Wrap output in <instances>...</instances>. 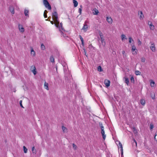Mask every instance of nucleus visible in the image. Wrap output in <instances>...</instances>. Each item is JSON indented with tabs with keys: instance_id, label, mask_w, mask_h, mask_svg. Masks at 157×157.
I'll return each mask as SVG.
<instances>
[{
	"instance_id": "obj_48",
	"label": "nucleus",
	"mask_w": 157,
	"mask_h": 157,
	"mask_svg": "<svg viewBox=\"0 0 157 157\" xmlns=\"http://www.w3.org/2000/svg\"><path fill=\"white\" fill-rule=\"evenodd\" d=\"M63 33L62 32V33H61V35L62 36H63L64 37H65V36L64 35H63Z\"/></svg>"
},
{
	"instance_id": "obj_44",
	"label": "nucleus",
	"mask_w": 157,
	"mask_h": 157,
	"mask_svg": "<svg viewBox=\"0 0 157 157\" xmlns=\"http://www.w3.org/2000/svg\"><path fill=\"white\" fill-rule=\"evenodd\" d=\"M82 42V44L83 46H84V41H83Z\"/></svg>"
},
{
	"instance_id": "obj_51",
	"label": "nucleus",
	"mask_w": 157,
	"mask_h": 157,
	"mask_svg": "<svg viewBox=\"0 0 157 157\" xmlns=\"http://www.w3.org/2000/svg\"><path fill=\"white\" fill-rule=\"evenodd\" d=\"M124 51H123V52H122V53H124Z\"/></svg>"
},
{
	"instance_id": "obj_24",
	"label": "nucleus",
	"mask_w": 157,
	"mask_h": 157,
	"mask_svg": "<svg viewBox=\"0 0 157 157\" xmlns=\"http://www.w3.org/2000/svg\"><path fill=\"white\" fill-rule=\"evenodd\" d=\"M73 3L75 7H76L78 5V2L75 0H73Z\"/></svg>"
},
{
	"instance_id": "obj_50",
	"label": "nucleus",
	"mask_w": 157,
	"mask_h": 157,
	"mask_svg": "<svg viewBox=\"0 0 157 157\" xmlns=\"http://www.w3.org/2000/svg\"><path fill=\"white\" fill-rule=\"evenodd\" d=\"M50 22H51V23L52 24H53V21H50Z\"/></svg>"
},
{
	"instance_id": "obj_18",
	"label": "nucleus",
	"mask_w": 157,
	"mask_h": 157,
	"mask_svg": "<svg viewBox=\"0 0 157 157\" xmlns=\"http://www.w3.org/2000/svg\"><path fill=\"white\" fill-rule=\"evenodd\" d=\"M99 12L98 10L96 9H94L93 11V13L94 15H97L98 13Z\"/></svg>"
},
{
	"instance_id": "obj_41",
	"label": "nucleus",
	"mask_w": 157,
	"mask_h": 157,
	"mask_svg": "<svg viewBox=\"0 0 157 157\" xmlns=\"http://www.w3.org/2000/svg\"><path fill=\"white\" fill-rule=\"evenodd\" d=\"M22 100L20 101V105L22 108H24V107H23V106L22 105Z\"/></svg>"
},
{
	"instance_id": "obj_10",
	"label": "nucleus",
	"mask_w": 157,
	"mask_h": 157,
	"mask_svg": "<svg viewBox=\"0 0 157 157\" xmlns=\"http://www.w3.org/2000/svg\"><path fill=\"white\" fill-rule=\"evenodd\" d=\"M18 28L19 31L21 33H23L24 32L25 30L23 26L21 25H19Z\"/></svg>"
},
{
	"instance_id": "obj_38",
	"label": "nucleus",
	"mask_w": 157,
	"mask_h": 157,
	"mask_svg": "<svg viewBox=\"0 0 157 157\" xmlns=\"http://www.w3.org/2000/svg\"><path fill=\"white\" fill-rule=\"evenodd\" d=\"M72 145L73 148L75 150H76L77 148V146L74 144H73Z\"/></svg>"
},
{
	"instance_id": "obj_4",
	"label": "nucleus",
	"mask_w": 157,
	"mask_h": 157,
	"mask_svg": "<svg viewBox=\"0 0 157 157\" xmlns=\"http://www.w3.org/2000/svg\"><path fill=\"white\" fill-rule=\"evenodd\" d=\"M99 125L101 129V134L103 139L105 140L106 138V135L105 134L104 127L102 126V123H99Z\"/></svg>"
},
{
	"instance_id": "obj_42",
	"label": "nucleus",
	"mask_w": 157,
	"mask_h": 157,
	"mask_svg": "<svg viewBox=\"0 0 157 157\" xmlns=\"http://www.w3.org/2000/svg\"><path fill=\"white\" fill-rule=\"evenodd\" d=\"M154 138L155 140L157 141V133L155 134V135Z\"/></svg>"
},
{
	"instance_id": "obj_14",
	"label": "nucleus",
	"mask_w": 157,
	"mask_h": 157,
	"mask_svg": "<svg viewBox=\"0 0 157 157\" xmlns=\"http://www.w3.org/2000/svg\"><path fill=\"white\" fill-rule=\"evenodd\" d=\"M150 85L151 87H154L155 86V82L153 80H150Z\"/></svg>"
},
{
	"instance_id": "obj_32",
	"label": "nucleus",
	"mask_w": 157,
	"mask_h": 157,
	"mask_svg": "<svg viewBox=\"0 0 157 157\" xmlns=\"http://www.w3.org/2000/svg\"><path fill=\"white\" fill-rule=\"evenodd\" d=\"M50 60H51V62H52V63L54 62H55L54 58L52 56H51V57Z\"/></svg>"
},
{
	"instance_id": "obj_23",
	"label": "nucleus",
	"mask_w": 157,
	"mask_h": 157,
	"mask_svg": "<svg viewBox=\"0 0 157 157\" xmlns=\"http://www.w3.org/2000/svg\"><path fill=\"white\" fill-rule=\"evenodd\" d=\"M48 85V83L45 82L44 84V87L47 90H49Z\"/></svg>"
},
{
	"instance_id": "obj_34",
	"label": "nucleus",
	"mask_w": 157,
	"mask_h": 157,
	"mask_svg": "<svg viewBox=\"0 0 157 157\" xmlns=\"http://www.w3.org/2000/svg\"><path fill=\"white\" fill-rule=\"evenodd\" d=\"M137 43L138 45H140L142 44L141 42L140 41V40L139 39L138 40Z\"/></svg>"
},
{
	"instance_id": "obj_33",
	"label": "nucleus",
	"mask_w": 157,
	"mask_h": 157,
	"mask_svg": "<svg viewBox=\"0 0 157 157\" xmlns=\"http://www.w3.org/2000/svg\"><path fill=\"white\" fill-rule=\"evenodd\" d=\"M32 151L33 153H35L36 152V150L35 148V147H33L32 148Z\"/></svg>"
},
{
	"instance_id": "obj_2",
	"label": "nucleus",
	"mask_w": 157,
	"mask_h": 157,
	"mask_svg": "<svg viewBox=\"0 0 157 157\" xmlns=\"http://www.w3.org/2000/svg\"><path fill=\"white\" fill-rule=\"evenodd\" d=\"M131 50L132 55L136 56L137 54L138 50L134 45H131Z\"/></svg>"
},
{
	"instance_id": "obj_11",
	"label": "nucleus",
	"mask_w": 157,
	"mask_h": 157,
	"mask_svg": "<svg viewBox=\"0 0 157 157\" xmlns=\"http://www.w3.org/2000/svg\"><path fill=\"white\" fill-rule=\"evenodd\" d=\"M31 70L34 75H36V67L34 66H32L31 67Z\"/></svg>"
},
{
	"instance_id": "obj_12",
	"label": "nucleus",
	"mask_w": 157,
	"mask_h": 157,
	"mask_svg": "<svg viewBox=\"0 0 157 157\" xmlns=\"http://www.w3.org/2000/svg\"><path fill=\"white\" fill-rule=\"evenodd\" d=\"M129 43H130L131 46V45H134V40L132 39L131 37H130L128 38Z\"/></svg>"
},
{
	"instance_id": "obj_17",
	"label": "nucleus",
	"mask_w": 157,
	"mask_h": 157,
	"mask_svg": "<svg viewBox=\"0 0 157 157\" xmlns=\"http://www.w3.org/2000/svg\"><path fill=\"white\" fill-rule=\"evenodd\" d=\"M29 10H28L25 9L24 10V14L26 16L29 17Z\"/></svg>"
},
{
	"instance_id": "obj_7",
	"label": "nucleus",
	"mask_w": 157,
	"mask_h": 157,
	"mask_svg": "<svg viewBox=\"0 0 157 157\" xmlns=\"http://www.w3.org/2000/svg\"><path fill=\"white\" fill-rule=\"evenodd\" d=\"M100 36L102 45L103 47H104L105 45V42L103 38V36L102 35V33H101L100 34Z\"/></svg>"
},
{
	"instance_id": "obj_16",
	"label": "nucleus",
	"mask_w": 157,
	"mask_h": 157,
	"mask_svg": "<svg viewBox=\"0 0 157 157\" xmlns=\"http://www.w3.org/2000/svg\"><path fill=\"white\" fill-rule=\"evenodd\" d=\"M106 20L107 21L109 24H111L112 22V20L110 17H107Z\"/></svg>"
},
{
	"instance_id": "obj_21",
	"label": "nucleus",
	"mask_w": 157,
	"mask_h": 157,
	"mask_svg": "<svg viewBox=\"0 0 157 157\" xmlns=\"http://www.w3.org/2000/svg\"><path fill=\"white\" fill-rule=\"evenodd\" d=\"M124 79L125 82L127 84V85H128L129 83L128 78L127 77H125L124 78Z\"/></svg>"
},
{
	"instance_id": "obj_6",
	"label": "nucleus",
	"mask_w": 157,
	"mask_h": 157,
	"mask_svg": "<svg viewBox=\"0 0 157 157\" xmlns=\"http://www.w3.org/2000/svg\"><path fill=\"white\" fill-rule=\"evenodd\" d=\"M43 3L46 7L49 10L51 9V7L47 0H44Z\"/></svg>"
},
{
	"instance_id": "obj_20",
	"label": "nucleus",
	"mask_w": 157,
	"mask_h": 157,
	"mask_svg": "<svg viewBox=\"0 0 157 157\" xmlns=\"http://www.w3.org/2000/svg\"><path fill=\"white\" fill-rule=\"evenodd\" d=\"M121 39L122 40V41H124L125 40L127 39V38L125 35L124 34H122L121 35Z\"/></svg>"
},
{
	"instance_id": "obj_9",
	"label": "nucleus",
	"mask_w": 157,
	"mask_h": 157,
	"mask_svg": "<svg viewBox=\"0 0 157 157\" xmlns=\"http://www.w3.org/2000/svg\"><path fill=\"white\" fill-rule=\"evenodd\" d=\"M119 145L120 147V150L121 154V157H123V149L122 145L120 142H119Z\"/></svg>"
},
{
	"instance_id": "obj_8",
	"label": "nucleus",
	"mask_w": 157,
	"mask_h": 157,
	"mask_svg": "<svg viewBox=\"0 0 157 157\" xmlns=\"http://www.w3.org/2000/svg\"><path fill=\"white\" fill-rule=\"evenodd\" d=\"M138 16L140 19V20H142L143 19L144 16L142 11H139L138 13Z\"/></svg>"
},
{
	"instance_id": "obj_40",
	"label": "nucleus",
	"mask_w": 157,
	"mask_h": 157,
	"mask_svg": "<svg viewBox=\"0 0 157 157\" xmlns=\"http://www.w3.org/2000/svg\"><path fill=\"white\" fill-rule=\"evenodd\" d=\"M60 27H61L62 30V31L64 29H63V24L61 22L60 23Z\"/></svg>"
},
{
	"instance_id": "obj_46",
	"label": "nucleus",
	"mask_w": 157,
	"mask_h": 157,
	"mask_svg": "<svg viewBox=\"0 0 157 157\" xmlns=\"http://www.w3.org/2000/svg\"><path fill=\"white\" fill-rule=\"evenodd\" d=\"M63 67H64V68L66 67V64L65 63H63Z\"/></svg>"
},
{
	"instance_id": "obj_35",
	"label": "nucleus",
	"mask_w": 157,
	"mask_h": 157,
	"mask_svg": "<svg viewBox=\"0 0 157 157\" xmlns=\"http://www.w3.org/2000/svg\"><path fill=\"white\" fill-rule=\"evenodd\" d=\"M154 128V125L153 124H151L150 125V129L151 130H152Z\"/></svg>"
},
{
	"instance_id": "obj_5",
	"label": "nucleus",
	"mask_w": 157,
	"mask_h": 157,
	"mask_svg": "<svg viewBox=\"0 0 157 157\" xmlns=\"http://www.w3.org/2000/svg\"><path fill=\"white\" fill-rule=\"evenodd\" d=\"M89 26L87 25V21H85L83 27L82 29V30H83V32H86L88 29Z\"/></svg>"
},
{
	"instance_id": "obj_3",
	"label": "nucleus",
	"mask_w": 157,
	"mask_h": 157,
	"mask_svg": "<svg viewBox=\"0 0 157 157\" xmlns=\"http://www.w3.org/2000/svg\"><path fill=\"white\" fill-rule=\"evenodd\" d=\"M150 48L151 50L153 52L156 51V48L155 44L153 42H151L150 46Z\"/></svg>"
},
{
	"instance_id": "obj_27",
	"label": "nucleus",
	"mask_w": 157,
	"mask_h": 157,
	"mask_svg": "<svg viewBox=\"0 0 157 157\" xmlns=\"http://www.w3.org/2000/svg\"><path fill=\"white\" fill-rule=\"evenodd\" d=\"M82 6L81 5L80 6V8L78 9V12H79L80 14H81L82 13Z\"/></svg>"
},
{
	"instance_id": "obj_29",
	"label": "nucleus",
	"mask_w": 157,
	"mask_h": 157,
	"mask_svg": "<svg viewBox=\"0 0 157 157\" xmlns=\"http://www.w3.org/2000/svg\"><path fill=\"white\" fill-rule=\"evenodd\" d=\"M98 70L99 71L101 72L102 71V69L101 66H99L98 67Z\"/></svg>"
},
{
	"instance_id": "obj_47",
	"label": "nucleus",
	"mask_w": 157,
	"mask_h": 157,
	"mask_svg": "<svg viewBox=\"0 0 157 157\" xmlns=\"http://www.w3.org/2000/svg\"><path fill=\"white\" fill-rule=\"evenodd\" d=\"M47 10H45L44 12V14H47Z\"/></svg>"
},
{
	"instance_id": "obj_45",
	"label": "nucleus",
	"mask_w": 157,
	"mask_h": 157,
	"mask_svg": "<svg viewBox=\"0 0 157 157\" xmlns=\"http://www.w3.org/2000/svg\"><path fill=\"white\" fill-rule=\"evenodd\" d=\"M44 16L45 18H47V14H44Z\"/></svg>"
},
{
	"instance_id": "obj_39",
	"label": "nucleus",
	"mask_w": 157,
	"mask_h": 157,
	"mask_svg": "<svg viewBox=\"0 0 157 157\" xmlns=\"http://www.w3.org/2000/svg\"><path fill=\"white\" fill-rule=\"evenodd\" d=\"M79 37L81 42H82L83 41H84L83 38H82V36L81 35L79 36Z\"/></svg>"
},
{
	"instance_id": "obj_30",
	"label": "nucleus",
	"mask_w": 157,
	"mask_h": 157,
	"mask_svg": "<svg viewBox=\"0 0 157 157\" xmlns=\"http://www.w3.org/2000/svg\"><path fill=\"white\" fill-rule=\"evenodd\" d=\"M41 49L43 50H44L45 49V46L43 44H41Z\"/></svg>"
},
{
	"instance_id": "obj_31",
	"label": "nucleus",
	"mask_w": 157,
	"mask_h": 157,
	"mask_svg": "<svg viewBox=\"0 0 157 157\" xmlns=\"http://www.w3.org/2000/svg\"><path fill=\"white\" fill-rule=\"evenodd\" d=\"M23 148L24 152L25 153H27V151H28L27 149L25 146H23Z\"/></svg>"
},
{
	"instance_id": "obj_15",
	"label": "nucleus",
	"mask_w": 157,
	"mask_h": 157,
	"mask_svg": "<svg viewBox=\"0 0 157 157\" xmlns=\"http://www.w3.org/2000/svg\"><path fill=\"white\" fill-rule=\"evenodd\" d=\"M149 27L151 30H154L155 28L154 26L151 23V22L150 24L148 23Z\"/></svg>"
},
{
	"instance_id": "obj_13",
	"label": "nucleus",
	"mask_w": 157,
	"mask_h": 157,
	"mask_svg": "<svg viewBox=\"0 0 157 157\" xmlns=\"http://www.w3.org/2000/svg\"><path fill=\"white\" fill-rule=\"evenodd\" d=\"M110 82L109 80L105 79L104 81V84L107 87L110 86Z\"/></svg>"
},
{
	"instance_id": "obj_19",
	"label": "nucleus",
	"mask_w": 157,
	"mask_h": 157,
	"mask_svg": "<svg viewBox=\"0 0 157 157\" xmlns=\"http://www.w3.org/2000/svg\"><path fill=\"white\" fill-rule=\"evenodd\" d=\"M10 10L12 14H14V8L13 6H10Z\"/></svg>"
},
{
	"instance_id": "obj_28",
	"label": "nucleus",
	"mask_w": 157,
	"mask_h": 157,
	"mask_svg": "<svg viewBox=\"0 0 157 157\" xmlns=\"http://www.w3.org/2000/svg\"><path fill=\"white\" fill-rule=\"evenodd\" d=\"M135 73L136 75H140L141 74V72L139 71H135Z\"/></svg>"
},
{
	"instance_id": "obj_36",
	"label": "nucleus",
	"mask_w": 157,
	"mask_h": 157,
	"mask_svg": "<svg viewBox=\"0 0 157 157\" xmlns=\"http://www.w3.org/2000/svg\"><path fill=\"white\" fill-rule=\"evenodd\" d=\"M151 97L152 98V99H155V94H151Z\"/></svg>"
},
{
	"instance_id": "obj_49",
	"label": "nucleus",
	"mask_w": 157,
	"mask_h": 157,
	"mask_svg": "<svg viewBox=\"0 0 157 157\" xmlns=\"http://www.w3.org/2000/svg\"><path fill=\"white\" fill-rule=\"evenodd\" d=\"M134 142L135 143V144H136V146H137V142H136L135 141V140H134Z\"/></svg>"
},
{
	"instance_id": "obj_43",
	"label": "nucleus",
	"mask_w": 157,
	"mask_h": 157,
	"mask_svg": "<svg viewBox=\"0 0 157 157\" xmlns=\"http://www.w3.org/2000/svg\"><path fill=\"white\" fill-rule=\"evenodd\" d=\"M141 61L142 62H144L145 61V59L144 58H142L141 59Z\"/></svg>"
},
{
	"instance_id": "obj_25",
	"label": "nucleus",
	"mask_w": 157,
	"mask_h": 157,
	"mask_svg": "<svg viewBox=\"0 0 157 157\" xmlns=\"http://www.w3.org/2000/svg\"><path fill=\"white\" fill-rule=\"evenodd\" d=\"M62 129L64 133L66 132H67V129L65 127L62 126Z\"/></svg>"
},
{
	"instance_id": "obj_22",
	"label": "nucleus",
	"mask_w": 157,
	"mask_h": 157,
	"mask_svg": "<svg viewBox=\"0 0 157 157\" xmlns=\"http://www.w3.org/2000/svg\"><path fill=\"white\" fill-rule=\"evenodd\" d=\"M31 54L33 56H35V52L32 48H31Z\"/></svg>"
},
{
	"instance_id": "obj_1",
	"label": "nucleus",
	"mask_w": 157,
	"mask_h": 157,
	"mask_svg": "<svg viewBox=\"0 0 157 157\" xmlns=\"http://www.w3.org/2000/svg\"><path fill=\"white\" fill-rule=\"evenodd\" d=\"M52 19L54 20L55 22V25L57 28L59 29V30L61 31L60 28V26L59 25V21L58 18V15L56 11L53 12L52 14Z\"/></svg>"
},
{
	"instance_id": "obj_26",
	"label": "nucleus",
	"mask_w": 157,
	"mask_h": 157,
	"mask_svg": "<svg viewBox=\"0 0 157 157\" xmlns=\"http://www.w3.org/2000/svg\"><path fill=\"white\" fill-rule=\"evenodd\" d=\"M140 102L141 104L143 105H144L145 104V100L144 99H141L140 100Z\"/></svg>"
},
{
	"instance_id": "obj_37",
	"label": "nucleus",
	"mask_w": 157,
	"mask_h": 157,
	"mask_svg": "<svg viewBox=\"0 0 157 157\" xmlns=\"http://www.w3.org/2000/svg\"><path fill=\"white\" fill-rule=\"evenodd\" d=\"M132 82L133 83H134V77L133 76H132L130 78Z\"/></svg>"
}]
</instances>
